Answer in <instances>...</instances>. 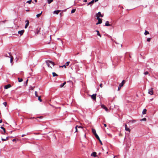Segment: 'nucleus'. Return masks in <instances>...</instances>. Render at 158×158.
<instances>
[{
	"label": "nucleus",
	"mask_w": 158,
	"mask_h": 158,
	"mask_svg": "<svg viewBox=\"0 0 158 158\" xmlns=\"http://www.w3.org/2000/svg\"><path fill=\"white\" fill-rule=\"evenodd\" d=\"M52 75L53 77H56L58 76V75L56 73L53 72L52 73Z\"/></svg>",
	"instance_id": "obj_24"
},
{
	"label": "nucleus",
	"mask_w": 158,
	"mask_h": 158,
	"mask_svg": "<svg viewBox=\"0 0 158 158\" xmlns=\"http://www.w3.org/2000/svg\"><path fill=\"white\" fill-rule=\"evenodd\" d=\"M53 1V0H48V4L51 3Z\"/></svg>",
	"instance_id": "obj_26"
},
{
	"label": "nucleus",
	"mask_w": 158,
	"mask_h": 158,
	"mask_svg": "<svg viewBox=\"0 0 158 158\" xmlns=\"http://www.w3.org/2000/svg\"><path fill=\"white\" fill-rule=\"evenodd\" d=\"M60 16H61V15H62V14H61V13H60Z\"/></svg>",
	"instance_id": "obj_53"
},
{
	"label": "nucleus",
	"mask_w": 158,
	"mask_h": 158,
	"mask_svg": "<svg viewBox=\"0 0 158 158\" xmlns=\"http://www.w3.org/2000/svg\"><path fill=\"white\" fill-rule=\"evenodd\" d=\"M61 11L60 10H55L53 11V13L54 14H56V15H57L58 14V13Z\"/></svg>",
	"instance_id": "obj_12"
},
{
	"label": "nucleus",
	"mask_w": 158,
	"mask_h": 158,
	"mask_svg": "<svg viewBox=\"0 0 158 158\" xmlns=\"http://www.w3.org/2000/svg\"><path fill=\"white\" fill-rule=\"evenodd\" d=\"M95 31L97 32V35L99 36L100 37H101V36L99 33V31L98 30H96Z\"/></svg>",
	"instance_id": "obj_19"
},
{
	"label": "nucleus",
	"mask_w": 158,
	"mask_h": 158,
	"mask_svg": "<svg viewBox=\"0 0 158 158\" xmlns=\"http://www.w3.org/2000/svg\"><path fill=\"white\" fill-rule=\"evenodd\" d=\"M69 63H70V62L68 61V62H66V63L65 64H64L63 65L61 66H60V67H62L63 68V67H64V68H66V66H68L69 65Z\"/></svg>",
	"instance_id": "obj_5"
},
{
	"label": "nucleus",
	"mask_w": 158,
	"mask_h": 158,
	"mask_svg": "<svg viewBox=\"0 0 158 158\" xmlns=\"http://www.w3.org/2000/svg\"><path fill=\"white\" fill-rule=\"evenodd\" d=\"M95 2V0H92L91 1L89 2L87 4V6L90 5L91 6H92L93 4Z\"/></svg>",
	"instance_id": "obj_8"
},
{
	"label": "nucleus",
	"mask_w": 158,
	"mask_h": 158,
	"mask_svg": "<svg viewBox=\"0 0 158 158\" xmlns=\"http://www.w3.org/2000/svg\"><path fill=\"white\" fill-rule=\"evenodd\" d=\"M125 83V81L124 80H123L122 82L120 84L119 87H118V90H120V88L121 87L123 86L124 84Z\"/></svg>",
	"instance_id": "obj_4"
},
{
	"label": "nucleus",
	"mask_w": 158,
	"mask_h": 158,
	"mask_svg": "<svg viewBox=\"0 0 158 158\" xmlns=\"http://www.w3.org/2000/svg\"><path fill=\"white\" fill-rule=\"evenodd\" d=\"M26 23L25 25V28H26L29 25V22L28 20H27L26 21Z\"/></svg>",
	"instance_id": "obj_13"
},
{
	"label": "nucleus",
	"mask_w": 158,
	"mask_h": 158,
	"mask_svg": "<svg viewBox=\"0 0 158 158\" xmlns=\"http://www.w3.org/2000/svg\"><path fill=\"white\" fill-rule=\"evenodd\" d=\"M92 132L94 135H95V134H97L96 130L94 129H92Z\"/></svg>",
	"instance_id": "obj_17"
},
{
	"label": "nucleus",
	"mask_w": 158,
	"mask_h": 158,
	"mask_svg": "<svg viewBox=\"0 0 158 158\" xmlns=\"http://www.w3.org/2000/svg\"><path fill=\"white\" fill-rule=\"evenodd\" d=\"M74 61L75 62H76V61L75 60Z\"/></svg>",
	"instance_id": "obj_55"
},
{
	"label": "nucleus",
	"mask_w": 158,
	"mask_h": 158,
	"mask_svg": "<svg viewBox=\"0 0 158 158\" xmlns=\"http://www.w3.org/2000/svg\"><path fill=\"white\" fill-rule=\"evenodd\" d=\"M35 96L38 97V92L37 91H35Z\"/></svg>",
	"instance_id": "obj_31"
},
{
	"label": "nucleus",
	"mask_w": 158,
	"mask_h": 158,
	"mask_svg": "<svg viewBox=\"0 0 158 158\" xmlns=\"http://www.w3.org/2000/svg\"><path fill=\"white\" fill-rule=\"evenodd\" d=\"M31 1L32 0H29V1H28L26 3H28L29 4H30L31 2Z\"/></svg>",
	"instance_id": "obj_33"
},
{
	"label": "nucleus",
	"mask_w": 158,
	"mask_h": 158,
	"mask_svg": "<svg viewBox=\"0 0 158 158\" xmlns=\"http://www.w3.org/2000/svg\"><path fill=\"white\" fill-rule=\"evenodd\" d=\"M98 0H95V2H98Z\"/></svg>",
	"instance_id": "obj_47"
},
{
	"label": "nucleus",
	"mask_w": 158,
	"mask_h": 158,
	"mask_svg": "<svg viewBox=\"0 0 158 158\" xmlns=\"http://www.w3.org/2000/svg\"><path fill=\"white\" fill-rule=\"evenodd\" d=\"M42 11H41V12L40 13L37 14L36 16L37 18H39V17H40V16L42 14Z\"/></svg>",
	"instance_id": "obj_20"
},
{
	"label": "nucleus",
	"mask_w": 158,
	"mask_h": 158,
	"mask_svg": "<svg viewBox=\"0 0 158 158\" xmlns=\"http://www.w3.org/2000/svg\"><path fill=\"white\" fill-rule=\"evenodd\" d=\"M1 128L2 129V130H3V131H4V133H5V132H6V131H5V128H4V127H1Z\"/></svg>",
	"instance_id": "obj_28"
},
{
	"label": "nucleus",
	"mask_w": 158,
	"mask_h": 158,
	"mask_svg": "<svg viewBox=\"0 0 158 158\" xmlns=\"http://www.w3.org/2000/svg\"><path fill=\"white\" fill-rule=\"evenodd\" d=\"M38 100L40 101V102H41L42 100L41 99L40 96H38Z\"/></svg>",
	"instance_id": "obj_32"
},
{
	"label": "nucleus",
	"mask_w": 158,
	"mask_h": 158,
	"mask_svg": "<svg viewBox=\"0 0 158 158\" xmlns=\"http://www.w3.org/2000/svg\"><path fill=\"white\" fill-rule=\"evenodd\" d=\"M94 135L97 139L98 140H100L99 137L97 134H96Z\"/></svg>",
	"instance_id": "obj_22"
},
{
	"label": "nucleus",
	"mask_w": 158,
	"mask_h": 158,
	"mask_svg": "<svg viewBox=\"0 0 158 158\" xmlns=\"http://www.w3.org/2000/svg\"><path fill=\"white\" fill-rule=\"evenodd\" d=\"M101 106L102 108L104 109L106 112L108 111V109L104 105H102Z\"/></svg>",
	"instance_id": "obj_6"
},
{
	"label": "nucleus",
	"mask_w": 158,
	"mask_h": 158,
	"mask_svg": "<svg viewBox=\"0 0 158 158\" xmlns=\"http://www.w3.org/2000/svg\"><path fill=\"white\" fill-rule=\"evenodd\" d=\"M78 127V126H76L75 127V129H76V131H75V132H77V127Z\"/></svg>",
	"instance_id": "obj_36"
},
{
	"label": "nucleus",
	"mask_w": 158,
	"mask_h": 158,
	"mask_svg": "<svg viewBox=\"0 0 158 158\" xmlns=\"http://www.w3.org/2000/svg\"><path fill=\"white\" fill-rule=\"evenodd\" d=\"M92 99L94 100H96V94H93L91 95H90Z\"/></svg>",
	"instance_id": "obj_7"
},
{
	"label": "nucleus",
	"mask_w": 158,
	"mask_h": 158,
	"mask_svg": "<svg viewBox=\"0 0 158 158\" xmlns=\"http://www.w3.org/2000/svg\"><path fill=\"white\" fill-rule=\"evenodd\" d=\"M18 140V139H13V140H12V141L13 142H14V141H16V140Z\"/></svg>",
	"instance_id": "obj_38"
},
{
	"label": "nucleus",
	"mask_w": 158,
	"mask_h": 158,
	"mask_svg": "<svg viewBox=\"0 0 158 158\" xmlns=\"http://www.w3.org/2000/svg\"><path fill=\"white\" fill-rule=\"evenodd\" d=\"M2 122V120L1 119L0 120V123H1Z\"/></svg>",
	"instance_id": "obj_48"
},
{
	"label": "nucleus",
	"mask_w": 158,
	"mask_h": 158,
	"mask_svg": "<svg viewBox=\"0 0 158 158\" xmlns=\"http://www.w3.org/2000/svg\"><path fill=\"white\" fill-rule=\"evenodd\" d=\"M26 11H29V10H26Z\"/></svg>",
	"instance_id": "obj_52"
},
{
	"label": "nucleus",
	"mask_w": 158,
	"mask_h": 158,
	"mask_svg": "<svg viewBox=\"0 0 158 158\" xmlns=\"http://www.w3.org/2000/svg\"><path fill=\"white\" fill-rule=\"evenodd\" d=\"M116 156H114L113 158H115V157H116Z\"/></svg>",
	"instance_id": "obj_54"
},
{
	"label": "nucleus",
	"mask_w": 158,
	"mask_h": 158,
	"mask_svg": "<svg viewBox=\"0 0 158 158\" xmlns=\"http://www.w3.org/2000/svg\"><path fill=\"white\" fill-rule=\"evenodd\" d=\"M77 127H78V128H82V127H81V126H78Z\"/></svg>",
	"instance_id": "obj_41"
},
{
	"label": "nucleus",
	"mask_w": 158,
	"mask_h": 158,
	"mask_svg": "<svg viewBox=\"0 0 158 158\" xmlns=\"http://www.w3.org/2000/svg\"><path fill=\"white\" fill-rule=\"evenodd\" d=\"M149 34V33L148 31H145V32H144V34L145 35H147Z\"/></svg>",
	"instance_id": "obj_25"
},
{
	"label": "nucleus",
	"mask_w": 158,
	"mask_h": 158,
	"mask_svg": "<svg viewBox=\"0 0 158 158\" xmlns=\"http://www.w3.org/2000/svg\"><path fill=\"white\" fill-rule=\"evenodd\" d=\"M132 122V123H134L135 122V120H133Z\"/></svg>",
	"instance_id": "obj_44"
},
{
	"label": "nucleus",
	"mask_w": 158,
	"mask_h": 158,
	"mask_svg": "<svg viewBox=\"0 0 158 158\" xmlns=\"http://www.w3.org/2000/svg\"><path fill=\"white\" fill-rule=\"evenodd\" d=\"M100 86L101 87V88H102V84H101L100 85Z\"/></svg>",
	"instance_id": "obj_39"
},
{
	"label": "nucleus",
	"mask_w": 158,
	"mask_h": 158,
	"mask_svg": "<svg viewBox=\"0 0 158 158\" xmlns=\"http://www.w3.org/2000/svg\"><path fill=\"white\" fill-rule=\"evenodd\" d=\"M125 130L126 131H128L129 132L130 131V129L127 127V125L125 124Z\"/></svg>",
	"instance_id": "obj_14"
},
{
	"label": "nucleus",
	"mask_w": 158,
	"mask_h": 158,
	"mask_svg": "<svg viewBox=\"0 0 158 158\" xmlns=\"http://www.w3.org/2000/svg\"><path fill=\"white\" fill-rule=\"evenodd\" d=\"M97 19L98 20V22L96 24V25H98V24H101L102 23V19H100L99 18V16H98L97 15Z\"/></svg>",
	"instance_id": "obj_2"
},
{
	"label": "nucleus",
	"mask_w": 158,
	"mask_h": 158,
	"mask_svg": "<svg viewBox=\"0 0 158 158\" xmlns=\"http://www.w3.org/2000/svg\"><path fill=\"white\" fill-rule=\"evenodd\" d=\"M146 118H143L142 120H144V121H146Z\"/></svg>",
	"instance_id": "obj_40"
},
{
	"label": "nucleus",
	"mask_w": 158,
	"mask_h": 158,
	"mask_svg": "<svg viewBox=\"0 0 158 158\" xmlns=\"http://www.w3.org/2000/svg\"><path fill=\"white\" fill-rule=\"evenodd\" d=\"M11 87V85L10 84H8L6 85H5L4 87V88L6 89H7L9 88H10Z\"/></svg>",
	"instance_id": "obj_10"
},
{
	"label": "nucleus",
	"mask_w": 158,
	"mask_h": 158,
	"mask_svg": "<svg viewBox=\"0 0 158 158\" xmlns=\"http://www.w3.org/2000/svg\"><path fill=\"white\" fill-rule=\"evenodd\" d=\"M147 110L146 109H144L142 112V114H146Z\"/></svg>",
	"instance_id": "obj_18"
},
{
	"label": "nucleus",
	"mask_w": 158,
	"mask_h": 158,
	"mask_svg": "<svg viewBox=\"0 0 158 158\" xmlns=\"http://www.w3.org/2000/svg\"><path fill=\"white\" fill-rule=\"evenodd\" d=\"M26 135H25V134L22 135V137H23V136H24Z\"/></svg>",
	"instance_id": "obj_42"
},
{
	"label": "nucleus",
	"mask_w": 158,
	"mask_h": 158,
	"mask_svg": "<svg viewBox=\"0 0 158 158\" xmlns=\"http://www.w3.org/2000/svg\"><path fill=\"white\" fill-rule=\"evenodd\" d=\"M24 32V30H22L21 31H19L18 32V33L19 34H20V35H21Z\"/></svg>",
	"instance_id": "obj_11"
},
{
	"label": "nucleus",
	"mask_w": 158,
	"mask_h": 158,
	"mask_svg": "<svg viewBox=\"0 0 158 158\" xmlns=\"http://www.w3.org/2000/svg\"><path fill=\"white\" fill-rule=\"evenodd\" d=\"M46 63L48 66V67H51V68H52L50 66V64H52L53 66H54L55 65L54 63L51 60H48V61H47L46 62Z\"/></svg>",
	"instance_id": "obj_1"
},
{
	"label": "nucleus",
	"mask_w": 158,
	"mask_h": 158,
	"mask_svg": "<svg viewBox=\"0 0 158 158\" xmlns=\"http://www.w3.org/2000/svg\"><path fill=\"white\" fill-rule=\"evenodd\" d=\"M72 64H73V65H74V63H72Z\"/></svg>",
	"instance_id": "obj_51"
},
{
	"label": "nucleus",
	"mask_w": 158,
	"mask_h": 158,
	"mask_svg": "<svg viewBox=\"0 0 158 158\" xmlns=\"http://www.w3.org/2000/svg\"><path fill=\"white\" fill-rule=\"evenodd\" d=\"M3 104L4 105V106L6 107V105H7V103L6 102H4L3 103Z\"/></svg>",
	"instance_id": "obj_35"
},
{
	"label": "nucleus",
	"mask_w": 158,
	"mask_h": 158,
	"mask_svg": "<svg viewBox=\"0 0 158 158\" xmlns=\"http://www.w3.org/2000/svg\"><path fill=\"white\" fill-rule=\"evenodd\" d=\"M66 82H64L62 84H61L60 85V87H63L66 84Z\"/></svg>",
	"instance_id": "obj_21"
},
{
	"label": "nucleus",
	"mask_w": 158,
	"mask_h": 158,
	"mask_svg": "<svg viewBox=\"0 0 158 158\" xmlns=\"http://www.w3.org/2000/svg\"><path fill=\"white\" fill-rule=\"evenodd\" d=\"M13 56H11L10 57V62L11 63H12V62L13 61Z\"/></svg>",
	"instance_id": "obj_23"
},
{
	"label": "nucleus",
	"mask_w": 158,
	"mask_h": 158,
	"mask_svg": "<svg viewBox=\"0 0 158 158\" xmlns=\"http://www.w3.org/2000/svg\"><path fill=\"white\" fill-rule=\"evenodd\" d=\"M144 74L147 75L148 74V71H146L144 73Z\"/></svg>",
	"instance_id": "obj_37"
},
{
	"label": "nucleus",
	"mask_w": 158,
	"mask_h": 158,
	"mask_svg": "<svg viewBox=\"0 0 158 158\" xmlns=\"http://www.w3.org/2000/svg\"><path fill=\"white\" fill-rule=\"evenodd\" d=\"M8 138V137H6V139L2 138V140L3 141H6V140Z\"/></svg>",
	"instance_id": "obj_30"
},
{
	"label": "nucleus",
	"mask_w": 158,
	"mask_h": 158,
	"mask_svg": "<svg viewBox=\"0 0 158 158\" xmlns=\"http://www.w3.org/2000/svg\"><path fill=\"white\" fill-rule=\"evenodd\" d=\"M99 17H102L103 16V15H102L100 12H99L97 14H96V15L97 17V15Z\"/></svg>",
	"instance_id": "obj_9"
},
{
	"label": "nucleus",
	"mask_w": 158,
	"mask_h": 158,
	"mask_svg": "<svg viewBox=\"0 0 158 158\" xmlns=\"http://www.w3.org/2000/svg\"><path fill=\"white\" fill-rule=\"evenodd\" d=\"M75 11H76L75 9H73L71 11V13H73L75 12Z\"/></svg>",
	"instance_id": "obj_29"
},
{
	"label": "nucleus",
	"mask_w": 158,
	"mask_h": 158,
	"mask_svg": "<svg viewBox=\"0 0 158 158\" xmlns=\"http://www.w3.org/2000/svg\"><path fill=\"white\" fill-rule=\"evenodd\" d=\"M148 93L150 95H152L153 94V88H151L148 90Z\"/></svg>",
	"instance_id": "obj_3"
},
{
	"label": "nucleus",
	"mask_w": 158,
	"mask_h": 158,
	"mask_svg": "<svg viewBox=\"0 0 158 158\" xmlns=\"http://www.w3.org/2000/svg\"><path fill=\"white\" fill-rule=\"evenodd\" d=\"M105 26H110V24L109 23V22L108 21H106L105 23Z\"/></svg>",
	"instance_id": "obj_16"
},
{
	"label": "nucleus",
	"mask_w": 158,
	"mask_h": 158,
	"mask_svg": "<svg viewBox=\"0 0 158 158\" xmlns=\"http://www.w3.org/2000/svg\"><path fill=\"white\" fill-rule=\"evenodd\" d=\"M104 125L105 127H106L107 126L106 124H104Z\"/></svg>",
	"instance_id": "obj_43"
},
{
	"label": "nucleus",
	"mask_w": 158,
	"mask_h": 158,
	"mask_svg": "<svg viewBox=\"0 0 158 158\" xmlns=\"http://www.w3.org/2000/svg\"><path fill=\"white\" fill-rule=\"evenodd\" d=\"M38 118H42V117L40 116V117H38Z\"/></svg>",
	"instance_id": "obj_49"
},
{
	"label": "nucleus",
	"mask_w": 158,
	"mask_h": 158,
	"mask_svg": "<svg viewBox=\"0 0 158 158\" xmlns=\"http://www.w3.org/2000/svg\"><path fill=\"white\" fill-rule=\"evenodd\" d=\"M18 79L19 82H21L23 81V79L22 78L20 79L19 77L18 78Z\"/></svg>",
	"instance_id": "obj_27"
},
{
	"label": "nucleus",
	"mask_w": 158,
	"mask_h": 158,
	"mask_svg": "<svg viewBox=\"0 0 158 158\" xmlns=\"http://www.w3.org/2000/svg\"><path fill=\"white\" fill-rule=\"evenodd\" d=\"M34 0L35 1V2H37V0Z\"/></svg>",
	"instance_id": "obj_50"
},
{
	"label": "nucleus",
	"mask_w": 158,
	"mask_h": 158,
	"mask_svg": "<svg viewBox=\"0 0 158 158\" xmlns=\"http://www.w3.org/2000/svg\"><path fill=\"white\" fill-rule=\"evenodd\" d=\"M100 141V142L102 144V142L100 140H100H99Z\"/></svg>",
	"instance_id": "obj_46"
},
{
	"label": "nucleus",
	"mask_w": 158,
	"mask_h": 158,
	"mask_svg": "<svg viewBox=\"0 0 158 158\" xmlns=\"http://www.w3.org/2000/svg\"><path fill=\"white\" fill-rule=\"evenodd\" d=\"M91 156L95 157L97 156V153L95 152H93L91 154Z\"/></svg>",
	"instance_id": "obj_15"
},
{
	"label": "nucleus",
	"mask_w": 158,
	"mask_h": 158,
	"mask_svg": "<svg viewBox=\"0 0 158 158\" xmlns=\"http://www.w3.org/2000/svg\"><path fill=\"white\" fill-rule=\"evenodd\" d=\"M87 0H84L83 2H87Z\"/></svg>",
	"instance_id": "obj_45"
},
{
	"label": "nucleus",
	"mask_w": 158,
	"mask_h": 158,
	"mask_svg": "<svg viewBox=\"0 0 158 158\" xmlns=\"http://www.w3.org/2000/svg\"><path fill=\"white\" fill-rule=\"evenodd\" d=\"M151 39V38H147V41L148 42H149L150 41Z\"/></svg>",
	"instance_id": "obj_34"
}]
</instances>
